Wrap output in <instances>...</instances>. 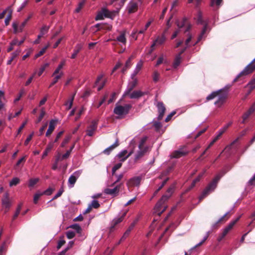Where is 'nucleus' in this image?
Masks as SVG:
<instances>
[{"mask_svg":"<svg viewBox=\"0 0 255 255\" xmlns=\"http://www.w3.org/2000/svg\"><path fill=\"white\" fill-rule=\"evenodd\" d=\"M173 187L170 186L166 191V193L163 195L160 199L156 204L154 208V213L160 216L166 210L167 206H164V203L168 200L173 193Z\"/></svg>","mask_w":255,"mask_h":255,"instance_id":"nucleus-1","label":"nucleus"},{"mask_svg":"<svg viewBox=\"0 0 255 255\" xmlns=\"http://www.w3.org/2000/svg\"><path fill=\"white\" fill-rule=\"evenodd\" d=\"M228 96V92L224 89H221L213 92L207 97L206 100L210 101L218 97V99L215 102L214 104L218 108H220L226 103Z\"/></svg>","mask_w":255,"mask_h":255,"instance_id":"nucleus-2","label":"nucleus"},{"mask_svg":"<svg viewBox=\"0 0 255 255\" xmlns=\"http://www.w3.org/2000/svg\"><path fill=\"white\" fill-rule=\"evenodd\" d=\"M220 179V176L217 175L206 187L199 197V202H201L206 197L209 195L211 192L214 191L217 187L218 183Z\"/></svg>","mask_w":255,"mask_h":255,"instance_id":"nucleus-3","label":"nucleus"},{"mask_svg":"<svg viewBox=\"0 0 255 255\" xmlns=\"http://www.w3.org/2000/svg\"><path fill=\"white\" fill-rule=\"evenodd\" d=\"M255 70V58L253 60L248 64L244 69L239 73L236 78L234 80V82L239 80L240 78L247 76L252 73Z\"/></svg>","mask_w":255,"mask_h":255,"instance_id":"nucleus-4","label":"nucleus"},{"mask_svg":"<svg viewBox=\"0 0 255 255\" xmlns=\"http://www.w3.org/2000/svg\"><path fill=\"white\" fill-rule=\"evenodd\" d=\"M241 216L238 217L235 220L231 221L229 225L226 226L223 231V232L220 235L217 239L218 242H221L229 232L233 229L235 225L240 220Z\"/></svg>","mask_w":255,"mask_h":255,"instance_id":"nucleus-5","label":"nucleus"},{"mask_svg":"<svg viewBox=\"0 0 255 255\" xmlns=\"http://www.w3.org/2000/svg\"><path fill=\"white\" fill-rule=\"evenodd\" d=\"M131 108V106L129 104H126L124 106L116 105L114 110V113L119 116L126 115L128 113Z\"/></svg>","mask_w":255,"mask_h":255,"instance_id":"nucleus-6","label":"nucleus"},{"mask_svg":"<svg viewBox=\"0 0 255 255\" xmlns=\"http://www.w3.org/2000/svg\"><path fill=\"white\" fill-rule=\"evenodd\" d=\"M1 202L2 209L4 212L6 213L9 210L11 205L8 193H5L4 194Z\"/></svg>","mask_w":255,"mask_h":255,"instance_id":"nucleus-7","label":"nucleus"},{"mask_svg":"<svg viewBox=\"0 0 255 255\" xmlns=\"http://www.w3.org/2000/svg\"><path fill=\"white\" fill-rule=\"evenodd\" d=\"M156 107L157 108V111L159 113L157 119L158 121H160L162 119L164 116L166 111V108L163 103L162 102H158L157 103Z\"/></svg>","mask_w":255,"mask_h":255,"instance_id":"nucleus-8","label":"nucleus"},{"mask_svg":"<svg viewBox=\"0 0 255 255\" xmlns=\"http://www.w3.org/2000/svg\"><path fill=\"white\" fill-rule=\"evenodd\" d=\"M127 212H128V211H125L122 214V215H121V216L120 217H119L118 218L114 219L112 221L110 229V232H112L114 230L115 227L118 224H119V223H120L121 222H122L123 221V220H124L125 217L126 216V215L127 214Z\"/></svg>","mask_w":255,"mask_h":255,"instance_id":"nucleus-9","label":"nucleus"},{"mask_svg":"<svg viewBox=\"0 0 255 255\" xmlns=\"http://www.w3.org/2000/svg\"><path fill=\"white\" fill-rule=\"evenodd\" d=\"M98 121L93 120L92 121L90 125L88 127L86 130L87 135L92 136L94 135V132L97 128Z\"/></svg>","mask_w":255,"mask_h":255,"instance_id":"nucleus-10","label":"nucleus"},{"mask_svg":"<svg viewBox=\"0 0 255 255\" xmlns=\"http://www.w3.org/2000/svg\"><path fill=\"white\" fill-rule=\"evenodd\" d=\"M122 184V183H120L118 185H116L113 189L106 188L104 190V193L108 195L116 196L119 194L121 186Z\"/></svg>","mask_w":255,"mask_h":255,"instance_id":"nucleus-11","label":"nucleus"},{"mask_svg":"<svg viewBox=\"0 0 255 255\" xmlns=\"http://www.w3.org/2000/svg\"><path fill=\"white\" fill-rule=\"evenodd\" d=\"M80 172L79 171L75 172L72 175H71L68 179V185L69 187L72 188L73 187L75 184L77 179L79 177Z\"/></svg>","mask_w":255,"mask_h":255,"instance_id":"nucleus-12","label":"nucleus"},{"mask_svg":"<svg viewBox=\"0 0 255 255\" xmlns=\"http://www.w3.org/2000/svg\"><path fill=\"white\" fill-rule=\"evenodd\" d=\"M166 37L164 33H162L161 36H158L156 39L154 40L152 44L151 45V48L154 47L156 45H162L166 41Z\"/></svg>","mask_w":255,"mask_h":255,"instance_id":"nucleus-13","label":"nucleus"},{"mask_svg":"<svg viewBox=\"0 0 255 255\" xmlns=\"http://www.w3.org/2000/svg\"><path fill=\"white\" fill-rule=\"evenodd\" d=\"M141 181V178L139 176H136L130 179L127 185L128 186H137L140 184Z\"/></svg>","mask_w":255,"mask_h":255,"instance_id":"nucleus-14","label":"nucleus"},{"mask_svg":"<svg viewBox=\"0 0 255 255\" xmlns=\"http://www.w3.org/2000/svg\"><path fill=\"white\" fill-rule=\"evenodd\" d=\"M95 26L98 28L97 31L106 30L110 31L112 28V26L107 23H97Z\"/></svg>","mask_w":255,"mask_h":255,"instance_id":"nucleus-15","label":"nucleus"},{"mask_svg":"<svg viewBox=\"0 0 255 255\" xmlns=\"http://www.w3.org/2000/svg\"><path fill=\"white\" fill-rule=\"evenodd\" d=\"M127 8L129 13H134L138 9V4L135 2L130 1L128 4Z\"/></svg>","mask_w":255,"mask_h":255,"instance_id":"nucleus-16","label":"nucleus"},{"mask_svg":"<svg viewBox=\"0 0 255 255\" xmlns=\"http://www.w3.org/2000/svg\"><path fill=\"white\" fill-rule=\"evenodd\" d=\"M255 112V106H252L250 109L249 110L246 112V113H245L243 116H242V119H243V121L242 122V123L243 124H245V122H246V121L248 119V118L250 117V116L254 112Z\"/></svg>","mask_w":255,"mask_h":255,"instance_id":"nucleus-17","label":"nucleus"},{"mask_svg":"<svg viewBox=\"0 0 255 255\" xmlns=\"http://www.w3.org/2000/svg\"><path fill=\"white\" fill-rule=\"evenodd\" d=\"M188 151H184L181 150H175L171 154V157L174 158H178L182 156L186 155Z\"/></svg>","mask_w":255,"mask_h":255,"instance_id":"nucleus-18","label":"nucleus"},{"mask_svg":"<svg viewBox=\"0 0 255 255\" xmlns=\"http://www.w3.org/2000/svg\"><path fill=\"white\" fill-rule=\"evenodd\" d=\"M133 81L129 83L127 89L125 92L126 95H128L130 93L131 91L134 88V87L136 86L137 83V81L136 79H132Z\"/></svg>","mask_w":255,"mask_h":255,"instance_id":"nucleus-19","label":"nucleus"},{"mask_svg":"<svg viewBox=\"0 0 255 255\" xmlns=\"http://www.w3.org/2000/svg\"><path fill=\"white\" fill-rule=\"evenodd\" d=\"M102 10L104 17L113 19L116 16V12L115 11H110L105 8H102Z\"/></svg>","mask_w":255,"mask_h":255,"instance_id":"nucleus-20","label":"nucleus"},{"mask_svg":"<svg viewBox=\"0 0 255 255\" xmlns=\"http://www.w3.org/2000/svg\"><path fill=\"white\" fill-rule=\"evenodd\" d=\"M119 145V140L117 139L116 142L112 145L107 148L103 151V153L107 155H109L111 152Z\"/></svg>","mask_w":255,"mask_h":255,"instance_id":"nucleus-21","label":"nucleus"},{"mask_svg":"<svg viewBox=\"0 0 255 255\" xmlns=\"http://www.w3.org/2000/svg\"><path fill=\"white\" fill-rule=\"evenodd\" d=\"M129 95L130 99H138L143 96L144 95V93L140 91H134Z\"/></svg>","mask_w":255,"mask_h":255,"instance_id":"nucleus-22","label":"nucleus"},{"mask_svg":"<svg viewBox=\"0 0 255 255\" xmlns=\"http://www.w3.org/2000/svg\"><path fill=\"white\" fill-rule=\"evenodd\" d=\"M55 122L53 120H51L50 122L48 129L46 132V136L47 137L49 136L51 134V133H52V132L53 131V130L55 129Z\"/></svg>","mask_w":255,"mask_h":255,"instance_id":"nucleus-23","label":"nucleus"},{"mask_svg":"<svg viewBox=\"0 0 255 255\" xmlns=\"http://www.w3.org/2000/svg\"><path fill=\"white\" fill-rule=\"evenodd\" d=\"M128 151L127 150H124L121 152L118 155V157L121 159V161H125L132 153V152H130L126 156V155L127 154Z\"/></svg>","mask_w":255,"mask_h":255,"instance_id":"nucleus-24","label":"nucleus"},{"mask_svg":"<svg viewBox=\"0 0 255 255\" xmlns=\"http://www.w3.org/2000/svg\"><path fill=\"white\" fill-rule=\"evenodd\" d=\"M148 147L147 146L139 148L135 156L136 159H139L143 156L145 153L147 151Z\"/></svg>","mask_w":255,"mask_h":255,"instance_id":"nucleus-25","label":"nucleus"},{"mask_svg":"<svg viewBox=\"0 0 255 255\" xmlns=\"http://www.w3.org/2000/svg\"><path fill=\"white\" fill-rule=\"evenodd\" d=\"M82 47L83 46L81 44H77L75 47V49L74 50V53L72 54L71 58L75 59L78 53L82 49Z\"/></svg>","mask_w":255,"mask_h":255,"instance_id":"nucleus-26","label":"nucleus"},{"mask_svg":"<svg viewBox=\"0 0 255 255\" xmlns=\"http://www.w3.org/2000/svg\"><path fill=\"white\" fill-rule=\"evenodd\" d=\"M117 40L122 42V43L126 44L127 39L126 38V31H122L120 32V35L117 37Z\"/></svg>","mask_w":255,"mask_h":255,"instance_id":"nucleus-27","label":"nucleus"},{"mask_svg":"<svg viewBox=\"0 0 255 255\" xmlns=\"http://www.w3.org/2000/svg\"><path fill=\"white\" fill-rule=\"evenodd\" d=\"M223 3V0H211L210 6L212 7L216 6L218 9Z\"/></svg>","mask_w":255,"mask_h":255,"instance_id":"nucleus-28","label":"nucleus"},{"mask_svg":"<svg viewBox=\"0 0 255 255\" xmlns=\"http://www.w3.org/2000/svg\"><path fill=\"white\" fill-rule=\"evenodd\" d=\"M65 60H62L60 64L58 65V66L57 67V68L55 69V70L54 71V72H53V74H52V76H54L56 75H58V74H60V71L61 70V69L63 68V66L65 65Z\"/></svg>","mask_w":255,"mask_h":255,"instance_id":"nucleus-29","label":"nucleus"},{"mask_svg":"<svg viewBox=\"0 0 255 255\" xmlns=\"http://www.w3.org/2000/svg\"><path fill=\"white\" fill-rule=\"evenodd\" d=\"M53 146L54 145L53 142H50L48 144L45 150L42 154V158H44L47 155L48 152H49L52 149Z\"/></svg>","mask_w":255,"mask_h":255,"instance_id":"nucleus-30","label":"nucleus"},{"mask_svg":"<svg viewBox=\"0 0 255 255\" xmlns=\"http://www.w3.org/2000/svg\"><path fill=\"white\" fill-rule=\"evenodd\" d=\"M231 214L230 212L226 213L223 216L218 220V223H224L227 221L230 217Z\"/></svg>","mask_w":255,"mask_h":255,"instance_id":"nucleus-31","label":"nucleus"},{"mask_svg":"<svg viewBox=\"0 0 255 255\" xmlns=\"http://www.w3.org/2000/svg\"><path fill=\"white\" fill-rule=\"evenodd\" d=\"M63 75V73L61 72L59 75H55L53 81L51 82V83L50 84L49 86V88H51L52 86L55 85L58 82V81L61 78Z\"/></svg>","mask_w":255,"mask_h":255,"instance_id":"nucleus-32","label":"nucleus"},{"mask_svg":"<svg viewBox=\"0 0 255 255\" xmlns=\"http://www.w3.org/2000/svg\"><path fill=\"white\" fill-rule=\"evenodd\" d=\"M207 26H208V24H205V25H204V27H203V28L200 33V34L199 35L198 38V40H197V41L196 42L195 44H196L197 43L199 42L203 38V35L205 34L206 31H207Z\"/></svg>","mask_w":255,"mask_h":255,"instance_id":"nucleus-33","label":"nucleus"},{"mask_svg":"<svg viewBox=\"0 0 255 255\" xmlns=\"http://www.w3.org/2000/svg\"><path fill=\"white\" fill-rule=\"evenodd\" d=\"M49 44L47 45L45 47H44L38 53L35 54L34 56V58L36 59L38 58L39 57L43 55L44 53L45 52L47 48L49 47Z\"/></svg>","mask_w":255,"mask_h":255,"instance_id":"nucleus-34","label":"nucleus"},{"mask_svg":"<svg viewBox=\"0 0 255 255\" xmlns=\"http://www.w3.org/2000/svg\"><path fill=\"white\" fill-rule=\"evenodd\" d=\"M181 56L180 55H176L174 62H173V67L174 68H176L181 63Z\"/></svg>","mask_w":255,"mask_h":255,"instance_id":"nucleus-35","label":"nucleus"},{"mask_svg":"<svg viewBox=\"0 0 255 255\" xmlns=\"http://www.w3.org/2000/svg\"><path fill=\"white\" fill-rule=\"evenodd\" d=\"M72 138L71 134L67 135L64 139L61 144V147H64L66 144H67Z\"/></svg>","mask_w":255,"mask_h":255,"instance_id":"nucleus-36","label":"nucleus"},{"mask_svg":"<svg viewBox=\"0 0 255 255\" xmlns=\"http://www.w3.org/2000/svg\"><path fill=\"white\" fill-rule=\"evenodd\" d=\"M86 1V0H83L79 3L78 7L75 9L76 12L78 13L80 11L81 9L84 6Z\"/></svg>","mask_w":255,"mask_h":255,"instance_id":"nucleus-37","label":"nucleus"},{"mask_svg":"<svg viewBox=\"0 0 255 255\" xmlns=\"http://www.w3.org/2000/svg\"><path fill=\"white\" fill-rule=\"evenodd\" d=\"M22 206V203H20L18 205V207L16 209V211L13 216L12 220H14L15 219H16V218L17 217V216H18V215L21 211Z\"/></svg>","mask_w":255,"mask_h":255,"instance_id":"nucleus-38","label":"nucleus"},{"mask_svg":"<svg viewBox=\"0 0 255 255\" xmlns=\"http://www.w3.org/2000/svg\"><path fill=\"white\" fill-rule=\"evenodd\" d=\"M39 179L38 178H31L29 180L28 186L30 187H33L38 181Z\"/></svg>","mask_w":255,"mask_h":255,"instance_id":"nucleus-39","label":"nucleus"},{"mask_svg":"<svg viewBox=\"0 0 255 255\" xmlns=\"http://www.w3.org/2000/svg\"><path fill=\"white\" fill-rule=\"evenodd\" d=\"M169 180V178H167L166 179H165L162 182V184L158 188V189H157L154 193V195L155 196V195H156L157 194V193L164 187V186L166 184V183H167V182Z\"/></svg>","mask_w":255,"mask_h":255,"instance_id":"nucleus-40","label":"nucleus"},{"mask_svg":"<svg viewBox=\"0 0 255 255\" xmlns=\"http://www.w3.org/2000/svg\"><path fill=\"white\" fill-rule=\"evenodd\" d=\"M187 21V18L186 17L183 18L181 22H179L178 21H177L176 24H177V26L179 28L183 27L185 25Z\"/></svg>","mask_w":255,"mask_h":255,"instance_id":"nucleus-41","label":"nucleus"},{"mask_svg":"<svg viewBox=\"0 0 255 255\" xmlns=\"http://www.w3.org/2000/svg\"><path fill=\"white\" fill-rule=\"evenodd\" d=\"M197 22L198 24H203L204 25H205V24H207L203 19L202 13L200 12H199L198 13Z\"/></svg>","mask_w":255,"mask_h":255,"instance_id":"nucleus-42","label":"nucleus"},{"mask_svg":"<svg viewBox=\"0 0 255 255\" xmlns=\"http://www.w3.org/2000/svg\"><path fill=\"white\" fill-rule=\"evenodd\" d=\"M42 195H43V193L39 192H37L34 194L33 198V202L34 204H37L39 199Z\"/></svg>","mask_w":255,"mask_h":255,"instance_id":"nucleus-43","label":"nucleus"},{"mask_svg":"<svg viewBox=\"0 0 255 255\" xmlns=\"http://www.w3.org/2000/svg\"><path fill=\"white\" fill-rule=\"evenodd\" d=\"M117 177L116 180L110 186L111 187L115 186L118 182H119L121 179L123 178L124 175L123 174H121L120 175H115Z\"/></svg>","mask_w":255,"mask_h":255,"instance_id":"nucleus-44","label":"nucleus"},{"mask_svg":"<svg viewBox=\"0 0 255 255\" xmlns=\"http://www.w3.org/2000/svg\"><path fill=\"white\" fill-rule=\"evenodd\" d=\"M70 228L76 230L77 231V233H80L82 231L81 227L78 224H77L71 225L70 226Z\"/></svg>","mask_w":255,"mask_h":255,"instance_id":"nucleus-45","label":"nucleus"},{"mask_svg":"<svg viewBox=\"0 0 255 255\" xmlns=\"http://www.w3.org/2000/svg\"><path fill=\"white\" fill-rule=\"evenodd\" d=\"M20 182V180L17 177H14L12 178V179L11 180V181L9 183V186H15L17 184H18Z\"/></svg>","mask_w":255,"mask_h":255,"instance_id":"nucleus-46","label":"nucleus"},{"mask_svg":"<svg viewBox=\"0 0 255 255\" xmlns=\"http://www.w3.org/2000/svg\"><path fill=\"white\" fill-rule=\"evenodd\" d=\"M17 39H13L10 43V46L8 48L7 51L8 52H10L11 51H12L13 49V46L14 45H15L17 44Z\"/></svg>","mask_w":255,"mask_h":255,"instance_id":"nucleus-47","label":"nucleus"},{"mask_svg":"<svg viewBox=\"0 0 255 255\" xmlns=\"http://www.w3.org/2000/svg\"><path fill=\"white\" fill-rule=\"evenodd\" d=\"M122 166V163H118L114 165V166L112 168V174L113 175H115V172L120 169Z\"/></svg>","mask_w":255,"mask_h":255,"instance_id":"nucleus-48","label":"nucleus"},{"mask_svg":"<svg viewBox=\"0 0 255 255\" xmlns=\"http://www.w3.org/2000/svg\"><path fill=\"white\" fill-rule=\"evenodd\" d=\"M138 221V218L135 219L133 221V222L131 223V224L129 225V226L128 227V229L127 230L128 231V232H129L130 233L131 231L133 229V228L134 227V226L137 223Z\"/></svg>","mask_w":255,"mask_h":255,"instance_id":"nucleus-49","label":"nucleus"},{"mask_svg":"<svg viewBox=\"0 0 255 255\" xmlns=\"http://www.w3.org/2000/svg\"><path fill=\"white\" fill-rule=\"evenodd\" d=\"M6 250V246L5 243H3L0 247V255H4Z\"/></svg>","mask_w":255,"mask_h":255,"instance_id":"nucleus-50","label":"nucleus"},{"mask_svg":"<svg viewBox=\"0 0 255 255\" xmlns=\"http://www.w3.org/2000/svg\"><path fill=\"white\" fill-rule=\"evenodd\" d=\"M90 205L92 208H94L95 209H98V208H99L100 206L99 202L97 200H93L91 203V204H90Z\"/></svg>","mask_w":255,"mask_h":255,"instance_id":"nucleus-51","label":"nucleus"},{"mask_svg":"<svg viewBox=\"0 0 255 255\" xmlns=\"http://www.w3.org/2000/svg\"><path fill=\"white\" fill-rule=\"evenodd\" d=\"M12 17V11H10L9 13L7 15L6 18L4 20L5 24L6 26L8 25L9 23V21L11 19Z\"/></svg>","mask_w":255,"mask_h":255,"instance_id":"nucleus-52","label":"nucleus"},{"mask_svg":"<svg viewBox=\"0 0 255 255\" xmlns=\"http://www.w3.org/2000/svg\"><path fill=\"white\" fill-rule=\"evenodd\" d=\"M49 29V26H45V25L43 26L41 28L40 33L42 35H44L45 34H46V33L48 32Z\"/></svg>","mask_w":255,"mask_h":255,"instance_id":"nucleus-53","label":"nucleus"},{"mask_svg":"<svg viewBox=\"0 0 255 255\" xmlns=\"http://www.w3.org/2000/svg\"><path fill=\"white\" fill-rule=\"evenodd\" d=\"M66 236L68 239H71L75 236V233L73 231H69L66 233Z\"/></svg>","mask_w":255,"mask_h":255,"instance_id":"nucleus-54","label":"nucleus"},{"mask_svg":"<svg viewBox=\"0 0 255 255\" xmlns=\"http://www.w3.org/2000/svg\"><path fill=\"white\" fill-rule=\"evenodd\" d=\"M54 191V188L49 187L47 190L44 191L42 193H43V194H45L46 195H50Z\"/></svg>","mask_w":255,"mask_h":255,"instance_id":"nucleus-55","label":"nucleus"},{"mask_svg":"<svg viewBox=\"0 0 255 255\" xmlns=\"http://www.w3.org/2000/svg\"><path fill=\"white\" fill-rule=\"evenodd\" d=\"M147 140L146 137H143L140 141L139 144L138 145V148H140L141 147H144V145Z\"/></svg>","mask_w":255,"mask_h":255,"instance_id":"nucleus-56","label":"nucleus"},{"mask_svg":"<svg viewBox=\"0 0 255 255\" xmlns=\"http://www.w3.org/2000/svg\"><path fill=\"white\" fill-rule=\"evenodd\" d=\"M25 94V92L24 90L23 89H21L19 92V96L17 98H16L14 100V102H16L18 101L20 99L21 97Z\"/></svg>","mask_w":255,"mask_h":255,"instance_id":"nucleus-57","label":"nucleus"},{"mask_svg":"<svg viewBox=\"0 0 255 255\" xmlns=\"http://www.w3.org/2000/svg\"><path fill=\"white\" fill-rule=\"evenodd\" d=\"M153 126L155 128V130L158 131L161 128L162 125L159 122H154L153 123Z\"/></svg>","mask_w":255,"mask_h":255,"instance_id":"nucleus-58","label":"nucleus"},{"mask_svg":"<svg viewBox=\"0 0 255 255\" xmlns=\"http://www.w3.org/2000/svg\"><path fill=\"white\" fill-rule=\"evenodd\" d=\"M159 74L157 71H154L153 73V80L154 82H157L159 80Z\"/></svg>","mask_w":255,"mask_h":255,"instance_id":"nucleus-59","label":"nucleus"},{"mask_svg":"<svg viewBox=\"0 0 255 255\" xmlns=\"http://www.w3.org/2000/svg\"><path fill=\"white\" fill-rule=\"evenodd\" d=\"M142 65H143V62L142 61H139L136 64V66L135 69V70H136V71H138L139 72V71L141 70V69L142 67Z\"/></svg>","mask_w":255,"mask_h":255,"instance_id":"nucleus-60","label":"nucleus"},{"mask_svg":"<svg viewBox=\"0 0 255 255\" xmlns=\"http://www.w3.org/2000/svg\"><path fill=\"white\" fill-rule=\"evenodd\" d=\"M232 124V122H229L227 125L223 127V128L220 130V132H222L223 134L225 131L230 127Z\"/></svg>","mask_w":255,"mask_h":255,"instance_id":"nucleus-61","label":"nucleus"},{"mask_svg":"<svg viewBox=\"0 0 255 255\" xmlns=\"http://www.w3.org/2000/svg\"><path fill=\"white\" fill-rule=\"evenodd\" d=\"M63 133H64V131L62 130V131H61L60 132H59L56 136V138L55 139V140H54L53 142H52L53 143H55V142H57L59 139L62 136V135L63 134Z\"/></svg>","mask_w":255,"mask_h":255,"instance_id":"nucleus-62","label":"nucleus"},{"mask_svg":"<svg viewBox=\"0 0 255 255\" xmlns=\"http://www.w3.org/2000/svg\"><path fill=\"white\" fill-rule=\"evenodd\" d=\"M26 161V156L22 157L19 159L16 163V166H19L20 164L24 163Z\"/></svg>","mask_w":255,"mask_h":255,"instance_id":"nucleus-63","label":"nucleus"},{"mask_svg":"<svg viewBox=\"0 0 255 255\" xmlns=\"http://www.w3.org/2000/svg\"><path fill=\"white\" fill-rule=\"evenodd\" d=\"M176 114L175 111H173L170 114H169L165 120V122H169L172 118V117Z\"/></svg>","mask_w":255,"mask_h":255,"instance_id":"nucleus-64","label":"nucleus"}]
</instances>
